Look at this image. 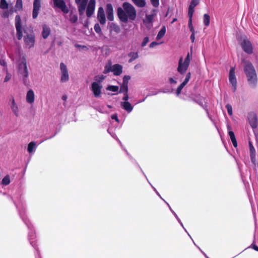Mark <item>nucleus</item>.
<instances>
[{"mask_svg": "<svg viewBox=\"0 0 258 258\" xmlns=\"http://www.w3.org/2000/svg\"><path fill=\"white\" fill-rule=\"evenodd\" d=\"M122 8L119 7L117 10L118 17L121 22L126 23L128 19L132 21L136 19L137 12L133 6L125 2L122 5Z\"/></svg>", "mask_w": 258, "mask_h": 258, "instance_id": "1", "label": "nucleus"}, {"mask_svg": "<svg viewBox=\"0 0 258 258\" xmlns=\"http://www.w3.org/2000/svg\"><path fill=\"white\" fill-rule=\"evenodd\" d=\"M242 62L244 63V72L246 76L249 86L254 88L256 86L257 79L255 70L252 64L249 61L242 59Z\"/></svg>", "mask_w": 258, "mask_h": 258, "instance_id": "2", "label": "nucleus"}, {"mask_svg": "<svg viewBox=\"0 0 258 258\" xmlns=\"http://www.w3.org/2000/svg\"><path fill=\"white\" fill-rule=\"evenodd\" d=\"M75 2L78 5L80 15H83L86 9V16L91 17L95 10V0H90L87 7L88 0H75Z\"/></svg>", "mask_w": 258, "mask_h": 258, "instance_id": "3", "label": "nucleus"}, {"mask_svg": "<svg viewBox=\"0 0 258 258\" xmlns=\"http://www.w3.org/2000/svg\"><path fill=\"white\" fill-rule=\"evenodd\" d=\"M24 32L25 34L24 41L26 45L29 48L33 47L35 42V37L33 28L25 29Z\"/></svg>", "mask_w": 258, "mask_h": 258, "instance_id": "4", "label": "nucleus"}, {"mask_svg": "<svg viewBox=\"0 0 258 258\" xmlns=\"http://www.w3.org/2000/svg\"><path fill=\"white\" fill-rule=\"evenodd\" d=\"M191 57L192 54L191 52L187 53L184 60H183L182 57H181L179 59L178 61L177 71L180 74L183 75L185 73L189 67Z\"/></svg>", "mask_w": 258, "mask_h": 258, "instance_id": "5", "label": "nucleus"}, {"mask_svg": "<svg viewBox=\"0 0 258 258\" xmlns=\"http://www.w3.org/2000/svg\"><path fill=\"white\" fill-rule=\"evenodd\" d=\"M240 45L243 50L248 54L253 52V46L251 42L246 37L241 38L240 40Z\"/></svg>", "mask_w": 258, "mask_h": 258, "instance_id": "6", "label": "nucleus"}, {"mask_svg": "<svg viewBox=\"0 0 258 258\" xmlns=\"http://www.w3.org/2000/svg\"><path fill=\"white\" fill-rule=\"evenodd\" d=\"M18 72L22 75L24 83L28 77L29 73L27 67V62L25 59H23L21 63L19 65Z\"/></svg>", "mask_w": 258, "mask_h": 258, "instance_id": "7", "label": "nucleus"}, {"mask_svg": "<svg viewBox=\"0 0 258 258\" xmlns=\"http://www.w3.org/2000/svg\"><path fill=\"white\" fill-rule=\"evenodd\" d=\"M15 21L17 38L19 40H20L23 37V29L21 25V17L19 15H17L15 17Z\"/></svg>", "mask_w": 258, "mask_h": 258, "instance_id": "8", "label": "nucleus"}, {"mask_svg": "<svg viewBox=\"0 0 258 258\" xmlns=\"http://www.w3.org/2000/svg\"><path fill=\"white\" fill-rule=\"evenodd\" d=\"M229 81L232 86V90L235 92L237 89V80L235 75V69L231 67L229 74Z\"/></svg>", "mask_w": 258, "mask_h": 258, "instance_id": "9", "label": "nucleus"}, {"mask_svg": "<svg viewBox=\"0 0 258 258\" xmlns=\"http://www.w3.org/2000/svg\"><path fill=\"white\" fill-rule=\"evenodd\" d=\"M249 124L253 128H256L257 127V118L255 113L251 112L248 113L247 115Z\"/></svg>", "mask_w": 258, "mask_h": 258, "instance_id": "10", "label": "nucleus"}, {"mask_svg": "<svg viewBox=\"0 0 258 258\" xmlns=\"http://www.w3.org/2000/svg\"><path fill=\"white\" fill-rule=\"evenodd\" d=\"M53 1L54 6L60 9L63 13L68 14L69 12V10L64 0H53Z\"/></svg>", "mask_w": 258, "mask_h": 258, "instance_id": "11", "label": "nucleus"}, {"mask_svg": "<svg viewBox=\"0 0 258 258\" xmlns=\"http://www.w3.org/2000/svg\"><path fill=\"white\" fill-rule=\"evenodd\" d=\"M60 69L61 72V81L62 82H66L69 79L67 66L63 62H61L60 64Z\"/></svg>", "mask_w": 258, "mask_h": 258, "instance_id": "12", "label": "nucleus"}, {"mask_svg": "<svg viewBox=\"0 0 258 258\" xmlns=\"http://www.w3.org/2000/svg\"><path fill=\"white\" fill-rule=\"evenodd\" d=\"M32 17L34 19L37 18L41 8V0H34Z\"/></svg>", "mask_w": 258, "mask_h": 258, "instance_id": "13", "label": "nucleus"}, {"mask_svg": "<svg viewBox=\"0 0 258 258\" xmlns=\"http://www.w3.org/2000/svg\"><path fill=\"white\" fill-rule=\"evenodd\" d=\"M191 77L190 73H188L186 74L185 78L184 79L183 82L177 87L176 90V95L177 96H179L181 93V92L183 88V87L187 84L190 78Z\"/></svg>", "mask_w": 258, "mask_h": 258, "instance_id": "14", "label": "nucleus"}, {"mask_svg": "<svg viewBox=\"0 0 258 258\" xmlns=\"http://www.w3.org/2000/svg\"><path fill=\"white\" fill-rule=\"evenodd\" d=\"M111 71L113 73L115 76L120 75L122 72V67L119 64H116L112 66Z\"/></svg>", "mask_w": 258, "mask_h": 258, "instance_id": "15", "label": "nucleus"}, {"mask_svg": "<svg viewBox=\"0 0 258 258\" xmlns=\"http://www.w3.org/2000/svg\"><path fill=\"white\" fill-rule=\"evenodd\" d=\"M107 18L109 21L113 20V8L111 4H107L106 10Z\"/></svg>", "mask_w": 258, "mask_h": 258, "instance_id": "16", "label": "nucleus"}, {"mask_svg": "<svg viewBox=\"0 0 258 258\" xmlns=\"http://www.w3.org/2000/svg\"><path fill=\"white\" fill-rule=\"evenodd\" d=\"M227 129L228 131V134L230 138L232 144L235 148H236L237 147V143L235 137V135L233 132L231 131V128L229 125H227Z\"/></svg>", "mask_w": 258, "mask_h": 258, "instance_id": "17", "label": "nucleus"}, {"mask_svg": "<svg viewBox=\"0 0 258 258\" xmlns=\"http://www.w3.org/2000/svg\"><path fill=\"white\" fill-rule=\"evenodd\" d=\"M121 107L127 111L128 113H130L133 109V106L128 101H123L120 103Z\"/></svg>", "mask_w": 258, "mask_h": 258, "instance_id": "18", "label": "nucleus"}, {"mask_svg": "<svg viewBox=\"0 0 258 258\" xmlns=\"http://www.w3.org/2000/svg\"><path fill=\"white\" fill-rule=\"evenodd\" d=\"M103 10L102 7H100L98 11V19L99 20L100 24H104L105 23L106 19L105 15L103 13Z\"/></svg>", "mask_w": 258, "mask_h": 258, "instance_id": "19", "label": "nucleus"}, {"mask_svg": "<svg viewBox=\"0 0 258 258\" xmlns=\"http://www.w3.org/2000/svg\"><path fill=\"white\" fill-rule=\"evenodd\" d=\"M42 36L44 39H46L50 34V29L46 25H44L42 26Z\"/></svg>", "mask_w": 258, "mask_h": 258, "instance_id": "20", "label": "nucleus"}, {"mask_svg": "<svg viewBox=\"0 0 258 258\" xmlns=\"http://www.w3.org/2000/svg\"><path fill=\"white\" fill-rule=\"evenodd\" d=\"M26 101L30 104L33 103L34 101V93L31 89L29 90L27 93Z\"/></svg>", "mask_w": 258, "mask_h": 258, "instance_id": "21", "label": "nucleus"}, {"mask_svg": "<svg viewBox=\"0 0 258 258\" xmlns=\"http://www.w3.org/2000/svg\"><path fill=\"white\" fill-rule=\"evenodd\" d=\"M11 108L13 112L16 116H19V108L17 104L15 103L14 99H13L12 102Z\"/></svg>", "mask_w": 258, "mask_h": 258, "instance_id": "22", "label": "nucleus"}, {"mask_svg": "<svg viewBox=\"0 0 258 258\" xmlns=\"http://www.w3.org/2000/svg\"><path fill=\"white\" fill-rule=\"evenodd\" d=\"M133 3L138 7L143 8L145 7L146 3L145 0H132Z\"/></svg>", "mask_w": 258, "mask_h": 258, "instance_id": "23", "label": "nucleus"}, {"mask_svg": "<svg viewBox=\"0 0 258 258\" xmlns=\"http://www.w3.org/2000/svg\"><path fill=\"white\" fill-rule=\"evenodd\" d=\"M165 33H166V28H165V27L164 26L161 29L160 31L158 32V33L157 35V37H156V39L157 40L161 39L165 35Z\"/></svg>", "mask_w": 258, "mask_h": 258, "instance_id": "24", "label": "nucleus"}, {"mask_svg": "<svg viewBox=\"0 0 258 258\" xmlns=\"http://www.w3.org/2000/svg\"><path fill=\"white\" fill-rule=\"evenodd\" d=\"M128 56L130 57L128 60L129 62H132L139 57L138 52H131L128 53Z\"/></svg>", "mask_w": 258, "mask_h": 258, "instance_id": "25", "label": "nucleus"}, {"mask_svg": "<svg viewBox=\"0 0 258 258\" xmlns=\"http://www.w3.org/2000/svg\"><path fill=\"white\" fill-rule=\"evenodd\" d=\"M70 20L72 23H76L78 21V16L76 14H74L71 12L70 15Z\"/></svg>", "mask_w": 258, "mask_h": 258, "instance_id": "26", "label": "nucleus"}, {"mask_svg": "<svg viewBox=\"0 0 258 258\" xmlns=\"http://www.w3.org/2000/svg\"><path fill=\"white\" fill-rule=\"evenodd\" d=\"M36 146V143L34 142H31L28 145L27 150L29 153L33 151L34 149Z\"/></svg>", "mask_w": 258, "mask_h": 258, "instance_id": "27", "label": "nucleus"}, {"mask_svg": "<svg viewBox=\"0 0 258 258\" xmlns=\"http://www.w3.org/2000/svg\"><path fill=\"white\" fill-rule=\"evenodd\" d=\"M23 4L22 0H17L16 4L15 5L16 11H20L22 9Z\"/></svg>", "mask_w": 258, "mask_h": 258, "instance_id": "28", "label": "nucleus"}, {"mask_svg": "<svg viewBox=\"0 0 258 258\" xmlns=\"http://www.w3.org/2000/svg\"><path fill=\"white\" fill-rule=\"evenodd\" d=\"M204 24L205 26H208L210 24V16L208 14H204L203 18Z\"/></svg>", "mask_w": 258, "mask_h": 258, "instance_id": "29", "label": "nucleus"}, {"mask_svg": "<svg viewBox=\"0 0 258 258\" xmlns=\"http://www.w3.org/2000/svg\"><path fill=\"white\" fill-rule=\"evenodd\" d=\"M128 91V86L126 84H122V85L120 86L119 91V92L120 93H127Z\"/></svg>", "mask_w": 258, "mask_h": 258, "instance_id": "30", "label": "nucleus"}, {"mask_svg": "<svg viewBox=\"0 0 258 258\" xmlns=\"http://www.w3.org/2000/svg\"><path fill=\"white\" fill-rule=\"evenodd\" d=\"M10 183V178L9 175H6L2 179V184L5 185H8Z\"/></svg>", "mask_w": 258, "mask_h": 258, "instance_id": "31", "label": "nucleus"}, {"mask_svg": "<svg viewBox=\"0 0 258 258\" xmlns=\"http://www.w3.org/2000/svg\"><path fill=\"white\" fill-rule=\"evenodd\" d=\"M194 9L195 8L190 7L189 6L188 7V18H189V20L192 19V16H193V14H194V12H195Z\"/></svg>", "mask_w": 258, "mask_h": 258, "instance_id": "32", "label": "nucleus"}, {"mask_svg": "<svg viewBox=\"0 0 258 258\" xmlns=\"http://www.w3.org/2000/svg\"><path fill=\"white\" fill-rule=\"evenodd\" d=\"M249 154H256L255 150L254 147L252 144V143L250 141H249Z\"/></svg>", "mask_w": 258, "mask_h": 258, "instance_id": "33", "label": "nucleus"}, {"mask_svg": "<svg viewBox=\"0 0 258 258\" xmlns=\"http://www.w3.org/2000/svg\"><path fill=\"white\" fill-rule=\"evenodd\" d=\"M92 90L95 97H97V82H94L92 84Z\"/></svg>", "mask_w": 258, "mask_h": 258, "instance_id": "34", "label": "nucleus"}, {"mask_svg": "<svg viewBox=\"0 0 258 258\" xmlns=\"http://www.w3.org/2000/svg\"><path fill=\"white\" fill-rule=\"evenodd\" d=\"M107 89L112 92H117L118 90V87L117 86L110 85L108 86Z\"/></svg>", "mask_w": 258, "mask_h": 258, "instance_id": "35", "label": "nucleus"}, {"mask_svg": "<svg viewBox=\"0 0 258 258\" xmlns=\"http://www.w3.org/2000/svg\"><path fill=\"white\" fill-rule=\"evenodd\" d=\"M0 8L2 9H7L8 8V4L6 1H1Z\"/></svg>", "mask_w": 258, "mask_h": 258, "instance_id": "36", "label": "nucleus"}, {"mask_svg": "<svg viewBox=\"0 0 258 258\" xmlns=\"http://www.w3.org/2000/svg\"><path fill=\"white\" fill-rule=\"evenodd\" d=\"M226 109L227 110V112H228V114L230 116H231L232 115V113H233L232 106L230 104H227L226 105Z\"/></svg>", "mask_w": 258, "mask_h": 258, "instance_id": "37", "label": "nucleus"}, {"mask_svg": "<svg viewBox=\"0 0 258 258\" xmlns=\"http://www.w3.org/2000/svg\"><path fill=\"white\" fill-rule=\"evenodd\" d=\"M177 79V75H175L174 77V78L170 77L169 79V82L170 84L171 85L175 84L177 83V81H176Z\"/></svg>", "mask_w": 258, "mask_h": 258, "instance_id": "38", "label": "nucleus"}, {"mask_svg": "<svg viewBox=\"0 0 258 258\" xmlns=\"http://www.w3.org/2000/svg\"><path fill=\"white\" fill-rule=\"evenodd\" d=\"M199 3V0H191L189 7L195 8Z\"/></svg>", "mask_w": 258, "mask_h": 258, "instance_id": "39", "label": "nucleus"}, {"mask_svg": "<svg viewBox=\"0 0 258 258\" xmlns=\"http://www.w3.org/2000/svg\"><path fill=\"white\" fill-rule=\"evenodd\" d=\"M188 27L190 30V31L192 32H195L194 28L192 24V19L188 20Z\"/></svg>", "mask_w": 258, "mask_h": 258, "instance_id": "40", "label": "nucleus"}, {"mask_svg": "<svg viewBox=\"0 0 258 258\" xmlns=\"http://www.w3.org/2000/svg\"><path fill=\"white\" fill-rule=\"evenodd\" d=\"M153 19H154L153 15H146V21L148 23H151L153 21Z\"/></svg>", "mask_w": 258, "mask_h": 258, "instance_id": "41", "label": "nucleus"}, {"mask_svg": "<svg viewBox=\"0 0 258 258\" xmlns=\"http://www.w3.org/2000/svg\"><path fill=\"white\" fill-rule=\"evenodd\" d=\"M152 5L155 8H157L159 5V0H150Z\"/></svg>", "mask_w": 258, "mask_h": 258, "instance_id": "42", "label": "nucleus"}, {"mask_svg": "<svg viewBox=\"0 0 258 258\" xmlns=\"http://www.w3.org/2000/svg\"><path fill=\"white\" fill-rule=\"evenodd\" d=\"M131 79L130 76H124L123 78V83L122 84H126L127 85L128 80Z\"/></svg>", "mask_w": 258, "mask_h": 258, "instance_id": "43", "label": "nucleus"}, {"mask_svg": "<svg viewBox=\"0 0 258 258\" xmlns=\"http://www.w3.org/2000/svg\"><path fill=\"white\" fill-rule=\"evenodd\" d=\"M149 41L148 37H146L144 38L143 41L142 43V47H145Z\"/></svg>", "mask_w": 258, "mask_h": 258, "instance_id": "44", "label": "nucleus"}, {"mask_svg": "<svg viewBox=\"0 0 258 258\" xmlns=\"http://www.w3.org/2000/svg\"><path fill=\"white\" fill-rule=\"evenodd\" d=\"M148 182L151 185V187H152V188L153 189V190H154V191L156 192V194L163 200H165L164 199H163L162 197L161 196V195H160V194L158 192V191L157 190V189H156V188L153 186L152 184L149 181H148Z\"/></svg>", "mask_w": 258, "mask_h": 258, "instance_id": "45", "label": "nucleus"}, {"mask_svg": "<svg viewBox=\"0 0 258 258\" xmlns=\"http://www.w3.org/2000/svg\"><path fill=\"white\" fill-rule=\"evenodd\" d=\"M162 42L158 43V42H157L156 41H154V42H152V43H151L150 44L149 46H150V48H153L155 46L159 45V44H162Z\"/></svg>", "mask_w": 258, "mask_h": 258, "instance_id": "46", "label": "nucleus"}, {"mask_svg": "<svg viewBox=\"0 0 258 258\" xmlns=\"http://www.w3.org/2000/svg\"><path fill=\"white\" fill-rule=\"evenodd\" d=\"M108 132L109 133V134L115 139H116V140H117L119 143L121 144V142H120V141L118 140V139L117 138V136H116V135L115 134H114L113 133H111L110 131V130L108 129Z\"/></svg>", "mask_w": 258, "mask_h": 258, "instance_id": "47", "label": "nucleus"}, {"mask_svg": "<svg viewBox=\"0 0 258 258\" xmlns=\"http://www.w3.org/2000/svg\"><path fill=\"white\" fill-rule=\"evenodd\" d=\"M111 119L115 120L116 122H119V119L117 114L115 113L111 115Z\"/></svg>", "mask_w": 258, "mask_h": 258, "instance_id": "48", "label": "nucleus"}, {"mask_svg": "<svg viewBox=\"0 0 258 258\" xmlns=\"http://www.w3.org/2000/svg\"><path fill=\"white\" fill-rule=\"evenodd\" d=\"M190 39L192 43L195 42V32H192L190 37Z\"/></svg>", "mask_w": 258, "mask_h": 258, "instance_id": "49", "label": "nucleus"}, {"mask_svg": "<svg viewBox=\"0 0 258 258\" xmlns=\"http://www.w3.org/2000/svg\"><path fill=\"white\" fill-rule=\"evenodd\" d=\"M255 156H256V154H251V155H250V157L251 161L253 163L255 161Z\"/></svg>", "mask_w": 258, "mask_h": 258, "instance_id": "50", "label": "nucleus"}, {"mask_svg": "<svg viewBox=\"0 0 258 258\" xmlns=\"http://www.w3.org/2000/svg\"><path fill=\"white\" fill-rule=\"evenodd\" d=\"M75 46L76 47V48H85L86 49H88V48H87V47L85 45H79V44H75Z\"/></svg>", "mask_w": 258, "mask_h": 258, "instance_id": "51", "label": "nucleus"}, {"mask_svg": "<svg viewBox=\"0 0 258 258\" xmlns=\"http://www.w3.org/2000/svg\"><path fill=\"white\" fill-rule=\"evenodd\" d=\"M128 99V94L127 93H124V96L122 98V100L124 101H127Z\"/></svg>", "mask_w": 258, "mask_h": 258, "instance_id": "52", "label": "nucleus"}, {"mask_svg": "<svg viewBox=\"0 0 258 258\" xmlns=\"http://www.w3.org/2000/svg\"><path fill=\"white\" fill-rule=\"evenodd\" d=\"M177 221L178 222V223L180 224V225L182 226V227L184 229V230H185V231L186 232H187V230L186 229L184 228L181 221L180 220V219H179V218H178V219H177Z\"/></svg>", "mask_w": 258, "mask_h": 258, "instance_id": "53", "label": "nucleus"}, {"mask_svg": "<svg viewBox=\"0 0 258 258\" xmlns=\"http://www.w3.org/2000/svg\"><path fill=\"white\" fill-rule=\"evenodd\" d=\"M177 221L178 222V223L180 224V225L182 226V227L184 229V230H185V231L186 232H187V230L186 229L184 228L181 221L180 220V219H179V218H178V219H177Z\"/></svg>", "mask_w": 258, "mask_h": 258, "instance_id": "54", "label": "nucleus"}, {"mask_svg": "<svg viewBox=\"0 0 258 258\" xmlns=\"http://www.w3.org/2000/svg\"><path fill=\"white\" fill-rule=\"evenodd\" d=\"M11 79V75H9V74H7V76H6L5 79H4V82H8L10 79Z\"/></svg>", "mask_w": 258, "mask_h": 258, "instance_id": "55", "label": "nucleus"}, {"mask_svg": "<svg viewBox=\"0 0 258 258\" xmlns=\"http://www.w3.org/2000/svg\"><path fill=\"white\" fill-rule=\"evenodd\" d=\"M163 201H164V202H165V203L168 205V207H169V209H170V211L172 213V211H173V210H172V209L171 208V207H170V206L169 205V204H168V203H167L165 200H164Z\"/></svg>", "mask_w": 258, "mask_h": 258, "instance_id": "56", "label": "nucleus"}, {"mask_svg": "<svg viewBox=\"0 0 258 258\" xmlns=\"http://www.w3.org/2000/svg\"><path fill=\"white\" fill-rule=\"evenodd\" d=\"M252 248L256 251H258V246H257L256 245L253 244L252 245Z\"/></svg>", "mask_w": 258, "mask_h": 258, "instance_id": "57", "label": "nucleus"}, {"mask_svg": "<svg viewBox=\"0 0 258 258\" xmlns=\"http://www.w3.org/2000/svg\"><path fill=\"white\" fill-rule=\"evenodd\" d=\"M172 214H173V215L174 216V217H175V218L176 219H178V216H177V215L175 213V212L174 211H172Z\"/></svg>", "mask_w": 258, "mask_h": 258, "instance_id": "58", "label": "nucleus"}, {"mask_svg": "<svg viewBox=\"0 0 258 258\" xmlns=\"http://www.w3.org/2000/svg\"><path fill=\"white\" fill-rule=\"evenodd\" d=\"M67 95H63L62 97V99L63 100H64L66 101L67 99Z\"/></svg>", "mask_w": 258, "mask_h": 258, "instance_id": "59", "label": "nucleus"}, {"mask_svg": "<svg viewBox=\"0 0 258 258\" xmlns=\"http://www.w3.org/2000/svg\"><path fill=\"white\" fill-rule=\"evenodd\" d=\"M97 90H98V96L99 95L100 92V88L99 87V86L98 85V89H97Z\"/></svg>", "mask_w": 258, "mask_h": 258, "instance_id": "60", "label": "nucleus"}, {"mask_svg": "<svg viewBox=\"0 0 258 258\" xmlns=\"http://www.w3.org/2000/svg\"><path fill=\"white\" fill-rule=\"evenodd\" d=\"M97 23H96L94 25V29L96 32H97Z\"/></svg>", "mask_w": 258, "mask_h": 258, "instance_id": "61", "label": "nucleus"}, {"mask_svg": "<svg viewBox=\"0 0 258 258\" xmlns=\"http://www.w3.org/2000/svg\"><path fill=\"white\" fill-rule=\"evenodd\" d=\"M157 94H158V92H153V93H151L150 95H156Z\"/></svg>", "mask_w": 258, "mask_h": 258, "instance_id": "62", "label": "nucleus"}, {"mask_svg": "<svg viewBox=\"0 0 258 258\" xmlns=\"http://www.w3.org/2000/svg\"><path fill=\"white\" fill-rule=\"evenodd\" d=\"M57 45L58 46H61L62 45V42L61 41L57 42Z\"/></svg>", "mask_w": 258, "mask_h": 258, "instance_id": "63", "label": "nucleus"}, {"mask_svg": "<svg viewBox=\"0 0 258 258\" xmlns=\"http://www.w3.org/2000/svg\"><path fill=\"white\" fill-rule=\"evenodd\" d=\"M8 17V14L7 13H5L3 15V17L6 18V17Z\"/></svg>", "mask_w": 258, "mask_h": 258, "instance_id": "64", "label": "nucleus"}]
</instances>
